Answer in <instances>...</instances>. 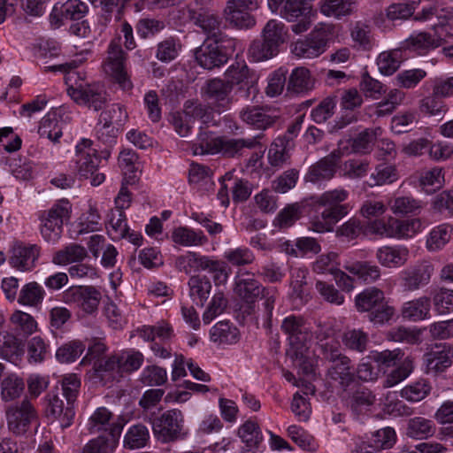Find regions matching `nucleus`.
Listing matches in <instances>:
<instances>
[{"label": "nucleus", "mask_w": 453, "mask_h": 453, "mask_svg": "<svg viewBox=\"0 0 453 453\" xmlns=\"http://www.w3.org/2000/svg\"><path fill=\"white\" fill-rule=\"evenodd\" d=\"M280 328L288 341V357L303 374L313 373L312 351L309 347L311 340L309 324L303 317L289 315L282 320Z\"/></svg>", "instance_id": "nucleus-1"}, {"label": "nucleus", "mask_w": 453, "mask_h": 453, "mask_svg": "<svg viewBox=\"0 0 453 453\" xmlns=\"http://www.w3.org/2000/svg\"><path fill=\"white\" fill-rule=\"evenodd\" d=\"M320 349L324 358L331 363L326 372L327 378L346 390L356 378L351 360L342 353L339 342L334 339L321 343Z\"/></svg>", "instance_id": "nucleus-2"}, {"label": "nucleus", "mask_w": 453, "mask_h": 453, "mask_svg": "<svg viewBox=\"0 0 453 453\" xmlns=\"http://www.w3.org/2000/svg\"><path fill=\"white\" fill-rule=\"evenodd\" d=\"M355 304L358 311L368 312V319L373 324L383 325L395 315V308L385 302L383 291L375 287L359 293Z\"/></svg>", "instance_id": "nucleus-3"}, {"label": "nucleus", "mask_w": 453, "mask_h": 453, "mask_svg": "<svg viewBox=\"0 0 453 453\" xmlns=\"http://www.w3.org/2000/svg\"><path fill=\"white\" fill-rule=\"evenodd\" d=\"M78 73L69 72L65 77L67 94L77 104L99 111L106 104V93L102 85L78 83Z\"/></svg>", "instance_id": "nucleus-4"}, {"label": "nucleus", "mask_w": 453, "mask_h": 453, "mask_svg": "<svg viewBox=\"0 0 453 453\" xmlns=\"http://www.w3.org/2000/svg\"><path fill=\"white\" fill-rule=\"evenodd\" d=\"M71 204L67 200H60L40 216V232L45 242H57L62 234L63 225L70 219Z\"/></svg>", "instance_id": "nucleus-5"}, {"label": "nucleus", "mask_w": 453, "mask_h": 453, "mask_svg": "<svg viewBox=\"0 0 453 453\" xmlns=\"http://www.w3.org/2000/svg\"><path fill=\"white\" fill-rule=\"evenodd\" d=\"M126 61L127 54L121 48L120 39L111 40L103 63V70L122 90L129 91L133 88V83L126 69Z\"/></svg>", "instance_id": "nucleus-6"}, {"label": "nucleus", "mask_w": 453, "mask_h": 453, "mask_svg": "<svg viewBox=\"0 0 453 453\" xmlns=\"http://www.w3.org/2000/svg\"><path fill=\"white\" fill-rule=\"evenodd\" d=\"M269 9L289 22L298 21L292 26V31L302 34L311 27L312 7L310 2H268Z\"/></svg>", "instance_id": "nucleus-7"}, {"label": "nucleus", "mask_w": 453, "mask_h": 453, "mask_svg": "<svg viewBox=\"0 0 453 453\" xmlns=\"http://www.w3.org/2000/svg\"><path fill=\"white\" fill-rule=\"evenodd\" d=\"M37 419V411L27 397L6 409L8 429L16 435L25 434Z\"/></svg>", "instance_id": "nucleus-8"}, {"label": "nucleus", "mask_w": 453, "mask_h": 453, "mask_svg": "<svg viewBox=\"0 0 453 453\" xmlns=\"http://www.w3.org/2000/svg\"><path fill=\"white\" fill-rule=\"evenodd\" d=\"M152 429L157 440L169 442L182 438L184 433V418L182 412L173 409L164 412L154 419Z\"/></svg>", "instance_id": "nucleus-9"}, {"label": "nucleus", "mask_w": 453, "mask_h": 453, "mask_svg": "<svg viewBox=\"0 0 453 453\" xmlns=\"http://www.w3.org/2000/svg\"><path fill=\"white\" fill-rule=\"evenodd\" d=\"M330 35L329 27H316L305 39L298 40L292 45V52L302 58H317L326 51Z\"/></svg>", "instance_id": "nucleus-10"}, {"label": "nucleus", "mask_w": 453, "mask_h": 453, "mask_svg": "<svg viewBox=\"0 0 453 453\" xmlns=\"http://www.w3.org/2000/svg\"><path fill=\"white\" fill-rule=\"evenodd\" d=\"M212 117L211 111L202 104L187 101L182 112L172 114L171 122L174 130L182 137L188 135L195 119H201L204 124L211 122Z\"/></svg>", "instance_id": "nucleus-11"}, {"label": "nucleus", "mask_w": 453, "mask_h": 453, "mask_svg": "<svg viewBox=\"0 0 453 453\" xmlns=\"http://www.w3.org/2000/svg\"><path fill=\"white\" fill-rule=\"evenodd\" d=\"M102 298L101 292L93 286H72L64 292V300L87 314L97 311Z\"/></svg>", "instance_id": "nucleus-12"}, {"label": "nucleus", "mask_w": 453, "mask_h": 453, "mask_svg": "<svg viewBox=\"0 0 453 453\" xmlns=\"http://www.w3.org/2000/svg\"><path fill=\"white\" fill-rule=\"evenodd\" d=\"M203 90L210 106L219 113L226 111L233 103L232 85L222 79L209 80Z\"/></svg>", "instance_id": "nucleus-13"}, {"label": "nucleus", "mask_w": 453, "mask_h": 453, "mask_svg": "<svg viewBox=\"0 0 453 453\" xmlns=\"http://www.w3.org/2000/svg\"><path fill=\"white\" fill-rule=\"evenodd\" d=\"M434 266L427 261L418 262L400 273L401 286L404 291L413 292L429 284Z\"/></svg>", "instance_id": "nucleus-14"}, {"label": "nucleus", "mask_w": 453, "mask_h": 453, "mask_svg": "<svg viewBox=\"0 0 453 453\" xmlns=\"http://www.w3.org/2000/svg\"><path fill=\"white\" fill-rule=\"evenodd\" d=\"M453 363V346L443 343L435 345L424 355L426 372L438 375L444 372Z\"/></svg>", "instance_id": "nucleus-15"}, {"label": "nucleus", "mask_w": 453, "mask_h": 453, "mask_svg": "<svg viewBox=\"0 0 453 453\" xmlns=\"http://www.w3.org/2000/svg\"><path fill=\"white\" fill-rule=\"evenodd\" d=\"M40 250L36 244L16 243L11 250L9 263L20 272L32 271L40 256Z\"/></svg>", "instance_id": "nucleus-16"}, {"label": "nucleus", "mask_w": 453, "mask_h": 453, "mask_svg": "<svg viewBox=\"0 0 453 453\" xmlns=\"http://www.w3.org/2000/svg\"><path fill=\"white\" fill-rule=\"evenodd\" d=\"M101 162L96 155V150L92 148V141L89 139H82L76 145V167L81 177L88 178L93 175Z\"/></svg>", "instance_id": "nucleus-17"}, {"label": "nucleus", "mask_w": 453, "mask_h": 453, "mask_svg": "<svg viewBox=\"0 0 453 453\" xmlns=\"http://www.w3.org/2000/svg\"><path fill=\"white\" fill-rule=\"evenodd\" d=\"M382 134L380 127L367 128L359 133L355 138L346 141H340L338 143V151L344 154L366 153L371 150L375 141Z\"/></svg>", "instance_id": "nucleus-18"}, {"label": "nucleus", "mask_w": 453, "mask_h": 453, "mask_svg": "<svg viewBox=\"0 0 453 453\" xmlns=\"http://www.w3.org/2000/svg\"><path fill=\"white\" fill-rule=\"evenodd\" d=\"M87 12L88 6L85 2H57L50 15V24L58 28L66 20L82 19Z\"/></svg>", "instance_id": "nucleus-19"}, {"label": "nucleus", "mask_w": 453, "mask_h": 453, "mask_svg": "<svg viewBox=\"0 0 453 453\" xmlns=\"http://www.w3.org/2000/svg\"><path fill=\"white\" fill-rule=\"evenodd\" d=\"M247 2H227L224 9L225 19L233 27L248 29L255 26L256 20L250 13Z\"/></svg>", "instance_id": "nucleus-20"}, {"label": "nucleus", "mask_w": 453, "mask_h": 453, "mask_svg": "<svg viewBox=\"0 0 453 453\" xmlns=\"http://www.w3.org/2000/svg\"><path fill=\"white\" fill-rule=\"evenodd\" d=\"M234 292L242 301L251 304L262 295L264 288L250 273H238L234 278Z\"/></svg>", "instance_id": "nucleus-21"}, {"label": "nucleus", "mask_w": 453, "mask_h": 453, "mask_svg": "<svg viewBox=\"0 0 453 453\" xmlns=\"http://www.w3.org/2000/svg\"><path fill=\"white\" fill-rule=\"evenodd\" d=\"M197 64L204 69L211 70L226 63V53L220 50L212 40L204 42L195 52Z\"/></svg>", "instance_id": "nucleus-22"}, {"label": "nucleus", "mask_w": 453, "mask_h": 453, "mask_svg": "<svg viewBox=\"0 0 453 453\" xmlns=\"http://www.w3.org/2000/svg\"><path fill=\"white\" fill-rule=\"evenodd\" d=\"M112 414L105 407L97 408L88 420V427L90 433L107 432L109 436L115 439L119 436L123 425L111 422Z\"/></svg>", "instance_id": "nucleus-23"}, {"label": "nucleus", "mask_w": 453, "mask_h": 453, "mask_svg": "<svg viewBox=\"0 0 453 453\" xmlns=\"http://www.w3.org/2000/svg\"><path fill=\"white\" fill-rule=\"evenodd\" d=\"M341 157L342 152L338 150L332 151L327 157L310 167L305 175V180L315 183L333 178L336 172V164Z\"/></svg>", "instance_id": "nucleus-24"}, {"label": "nucleus", "mask_w": 453, "mask_h": 453, "mask_svg": "<svg viewBox=\"0 0 453 453\" xmlns=\"http://www.w3.org/2000/svg\"><path fill=\"white\" fill-rule=\"evenodd\" d=\"M198 4L199 2H196V7L188 8V17L208 35L210 40H212L220 33V21L214 13L203 7L198 6Z\"/></svg>", "instance_id": "nucleus-25"}, {"label": "nucleus", "mask_w": 453, "mask_h": 453, "mask_svg": "<svg viewBox=\"0 0 453 453\" xmlns=\"http://www.w3.org/2000/svg\"><path fill=\"white\" fill-rule=\"evenodd\" d=\"M311 222V228L317 233L331 232L334 226L349 212V206L328 207Z\"/></svg>", "instance_id": "nucleus-26"}, {"label": "nucleus", "mask_w": 453, "mask_h": 453, "mask_svg": "<svg viewBox=\"0 0 453 453\" xmlns=\"http://www.w3.org/2000/svg\"><path fill=\"white\" fill-rule=\"evenodd\" d=\"M311 222V228L317 233L331 232L334 226L349 212V206L328 207Z\"/></svg>", "instance_id": "nucleus-27"}, {"label": "nucleus", "mask_w": 453, "mask_h": 453, "mask_svg": "<svg viewBox=\"0 0 453 453\" xmlns=\"http://www.w3.org/2000/svg\"><path fill=\"white\" fill-rule=\"evenodd\" d=\"M409 250L404 246H383L377 250L378 262L387 268H399L409 259Z\"/></svg>", "instance_id": "nucleus-28"}, {"label": "nucleus", "mask_w": 453, "mask_h": 453, "mask_svg": "<svg viewBox=\"0 0 453 453\" xmlns=\"http://www.w3.org/2000/svg\"><path fill=\"white\" fill-rule=\"evenodd\" d=\"M238 435L244 443L246 451L254 453L263 442L260 427L252 420H247L239 427Z\"/></svg>", "instance_id": "nucleus-29"}, {"label": "nucleus", "mask_w": 453, "mask_h": 453, "mask_svg": "<svg viewBox=\"0 0 453 453\" xmlns=\"http://www.w3.org/2000/svg\"><path fill=\"white\" fill-rule=\"evenodd\" d=\"M431 307L430 298L421 296L405 302L401 309L402 316L412 321L423 320L429 315Z\"/></svg>", "instance_id": "nucleus-30"}, {"label": "nucleus", "mask_w": 453, "mask_h": 453, "mask_svg": "<svg viewBox=\"0 0 453 453\" xmlns=\"http://www.w3.org/2000/svg\"><path fill=\"white\" fill-rule=\"evenodd\" d=\"M210 258L196 252L188 251L179 256L175 260L176 268L186 274H191L199 271H205Z\"/></svg>", "instance_id": "nucleus-31"}, {"label": "nucleus", "mask_w": 453, "mask_h": 453, "mask_svg": "<svg viewBox=\"0 0 453 453\" xmlns=\"http://www.w3.org/2000/svg\"><path fill=\"white\" fill-rule=\"evenodd\" d=\"M240 118L248 125H250L257 129H266L271 127L275 118L271 116L260 107H245L240 111Z\"/></svg>", "instance_id": "nucleus-32"}, {"label": "nucleus", "mask_w": 453, "mask_h": 453, "mask_svg": "<svg viewBox=\"0 0 453 453\" xmlns=\"http://www.w3.org/2000/svg\"><path fill=\"white\" fill-rule=\"evenodd\" d=\"M171 238L175 244L183 247L202 246L207 242V238L202 231H196L187 226L174 228Z\"/></svg>", "instance_id": "nucleus-33"}, {"label": "nucleus", "mask_w": 453, "mask_h": 453, "mask_svg": "<svg viewBox=\"0 0 453 453\" xmlns=\"http://www.w3.org/2000/svg\"><path fill=\"white\" fill-rule=\"evenodd\" d=\"M95 375L102 380H114L121 377L119 363L117 355L95 360L93 363Z\"/></svg>", "instance_id": "nucleus-34"}, {"label": "nucleus", "mask_w": 453, "mask_h": 453, "mask_svg": "<svg viewBox=\"0 0 453 453\" xmlns=\"http://www.w3.org/2000/svg\"><path fill=\"white\" fill-rule=\"evenodd\" d=\"M225 75L232 87L234 85H243L248 87V90H256L253 85V80L250 71L244 62H235L232 64L226 71Z\"/></svg>", "instance_id": "nucleus-35"}, {"label": "nucleus", "mask_w": 453, "mask_h": 453, "mask_svg": "<svg viewBox=\"0 0 453 453\" xmlns=\"http://www.w3.org/2000/svg\"><path fill=\"white\" fill-rule=\"evenodd\" d=\"M388 204L391 211L398 216L418 215L423 209V203L421 201L407 196L393 197L388 201Z\"/></svg>", "instance_id": "nucleus-36"}, {"label": "nucleus", "mask_w": 453, "mask_h": 453, "mask_svg": "<svg viewBox=\"0 0 453 453\" xmlns=\"http://www.w3.org/2000/svg\"><path fill=\"white\" fill-rule=\"evenodd\" d=\"M344 268L366 283L374 282L380 277V267L368 261L353 262L346 265Z\"/></svg>", "instance_id": "nucleus-37"}, {"label": "nucleus", "mask_w": 453, "mask_h": 453, "mask_svg": "<svg viewBox=\"0 0 453 453\" xmlns=\"http://www.w3.org/2000/svg\"><path fill=\"white\" fill-rule=\"evenodd\" d=\"M87 257L88 252L83 246L77 243H71L57 251L52 257V262L56 265H63L81 262Z\"/></svg>", "instance_id": "nucleus-38"}, {"label": "nucleus", "mask_w": 453, "mask_h": 453, "mask_svg": "<svg viewBox=\"0 0 453 453\" xmlns=\"http://www.w3.org/2000/svg\"><path fill=\"white\" fill-rule=\"evenodd\" d=\"M49 411L59 419L60 426L65 428L71 426L74 418L73 403L67 402L65 406L64 401L58 395L50 396Z\"/></svg>", "instance_id": "nucleus-39"}, {"label": "nucleus", "mask_w": 453, "mask_h": 453, "mask_svg": "<svg viewBox=\"0 0 453 453\" xmlns=\"http://www.w3.org/2000/svg\"><path fill=\"white\" fill-rule=\"evenodd\" d=\"M436 431V426L431 419L423 417H415L409 420L407 426V435L422 440L431 437Z\"/></svg>", "instance_id": "nucleus-40"}, {"label": "nucleus", "mask_w": 453, "mask_h": 453, "mask_svg": "<svg viewBox=\"0 0 453 453\" xmlns=\"http://www.w3.org/2000/svg\"><path fill=\"white\" fill-rule=\"evenodd\" d=\"M44 296L43 288L36 281H31L21 288L17 301L25 306L36 307L42 303Z\"/></svg>", "instance_id": "nucleus-41"}, {"label": "nucleus", "mask_w": 453, "mask_h": 453, "mask_svg": "<svg viewBox=\"0 0 453 453\" xmlns=\"http://www.w3.org/2000/svg\"><path fill=\"white\" fill-rule=\"evenodd\" d=\"M221 139L212 133L201 131L192 150L195 155L216 154L220 152Z\"/></svg>", "instance_id": "nucleus-42"}, {"label": "nucleus", "mask_w": 453, "mask_h": 453, "mask_svg": "<svg viewBox=\"0 0 453 453\" xmlns=\"http://www.w3.org/2000/svg\"><path fill=\"white\" fill-rule=\"evenodd\" d=\"M211 340L223 344H233L238 341L239 332L235 326H232L227 321H219L210 331Z\"/></svg>", "instance_id": "nucleus-43"}, {"label": "nucleus", "mask_w": 453, "mask_h": 453, "mask_svg": "<svg viewBox=\"0 0 453 453\" xmlns=\"http://www.w3.org/2000/svg\"><path fill=\"white\" fill-rule=\"evenodd\" d=\"M403 47L409 50L414 51L418 55H424L431 50L436 48V43L431 34L420 32L411 35L403 42Z\"/></svg>", "instance_id": "nucleus-44"}, {"label": "nucleus", "mask_w": 453, "mask_h": 453, "mask_svg": "<svg viewBox=\"0 0 453 453\" xmlns=\"http://www.w3.org/2000/svg\"><path fill=\"white\" fill-rule=\"evenodd\" d=\"M403 62L402 51L393 50L381 52L376 60L378 69L383 75H392L400 67Z\"/></svg>", "instance_id": "nucleus-45"}, {"label": "nucleus", "mask_w": 453, "mask_h": 453, "mask_svg": "<svg viewBox=\"0 0 453 453\" xmlns=\"http://www.w3.org/2000/svg\"><path fill=\"white\" fill-rule=\"evenodd\" d=\"M119 164L125 175L127 184H134L139 171V162L136 153L131 150H124L119 157Z\"/></svg>", "instance_id": "nucleus-46"}, {"label": "nucleus", "mask_w": 453, "mask_h": 453, "mask_svg": "<svg viewBox=\"0 0 453 453\" xmlns=\"http://www.w3.org/2000/svg\"><path fill=\"white\" fill-rule=\"evenodd\" d=\"M150 439V432L146 426L136 424L130 426L124 437V447L137 449L144 447Z\"/></svg>", "instance_id": "nucleus-47"}, {"label": "nucleus", "mask_w": 453, "mask_h": 453, "mask_svg": "<svg viewBox=\"0 0 453 453\" xmlns=\"http://www.w3.org/2000/svg\"><path fill=\"white\" fill-rule=\"evenodd\" d=\"M431 390V383L426 379H419L402 388L400 395L408 402L416 403L425 399Z\"/></svg>", "instance_id": "nucleus-48"}, {"label": "nucleus", "mask_w": 453, "mask_h": 453, "mask_svg": "<svg viewBox=\"0 0 453 453\" xmlns=\"http://www.w3.org/2000/svg\"><path fill=\"white\" fill-rule=\"evenodd\" d=\"M23 380L15 373L7 375L1 381V397L4 402H11L19 398L24 391Z\"/></svg>", "instance_id": "nucleus-49"}, {"label": "nucleus", "mask_w": 453, "mask_h": 453, "mask_svg": "<svg viewBox=\"0 0 453 453\" xmlns=\"http://www.w3.org/2000/svg\"><path fill=\"white\" fill-rule=\"evenodd\" d=\"M22 353L20 343L12 334L4 332L0 334V357L10 362H15Z\"/></svg>", "instance_id": "nucleus-50"}, {"label": "nucleus", "mask_w": 453, "mask_h": 453, "mask_svg": "<svg viewBox=\"0 0 453 453\" xmlns=\"http://www.w3.org/2000/svg\"><path fill=\"white\" fill-rule=\"evenodd\" d=\"M10 323L19 334L28 336L37 330V323L30 314L16 310L10 317Z\"/></svg>", "instance_id": "nucleus-51"}, {"label": "nucleus", "mask_w": 453, "mask_h": 453, "mask_svg": "<svg viewBox=\"0 0 453 453\" xmlns=\"http://www.w3.org/2000/svg\"><path fill=\"white\" fill-rule=\"evenodd\" d=\"M398 179L396 169L394 165L380 164L370 175L366 184L371 187L391 184Z\"/></svg>", "instance_id": "nucleus-52"}, {"label": "nucleus", "mask_w": 453, "mask_h": 453, "mask_svg": "<svg viewBox=\"0 0 453 453\" xmlns=\"http://www.w3.org/2000/svg\"><path fill=\"white\" fill-rule=\"evenodd\" d=\"M38 134L41 138H46L57 142L62 136V127L56 114H47L41 121L38 127Z\"/></svg>", "instance_id": "nucleus-53"}, {"label": "nucleus", "mask_w": 453, "mask_h": 453, "mask_svg": "<svg viewBox=\"0 0 453 453\" xmlns=\"http://www.w3.org/2000/svg\"><path fill=\"white\" fill-rule=\"evenodd\" d=\"M126 214L121 210H112L109 215L107 231L113 240L125 238L127 234Z\"/></svg>", "instance_id": "nucleus-54"}, {"label": "nucleus", "mask_w": 453, "mask_h": 453, "mask_svg": "<svg viewBox=\"0 0 453 453\" xmlns=\"http://www.w3.org/2000/svg\"><path fill=\"white\" fill-rule=\"evenodd\" d=\"M312 87L313 81L308 69L298 67L292 72L288 80V90L301 93L311 89Z\"/></svg>", "instance_id": "nucleus-55"}, {"label": "nucleus", "mask_w": 453, "mask_h": 453, "mask_svg": "<svg viewBox=\"0 0 453 453\" xmlns=\"http://www.w3.org/2000/svg\"><path fill=\"white\" fill-rule=\"evenodd\" d=\"M189 295L194 301H199L201 305L209 297L211 284L206 277L191 276L188 280Z\"/></svg>", "instance_id": "nucleus-56"}, {"label": "nucleus", "mask_w": 453, "mask_h": 453, "mask_svg": "<svg viewBox=\"0 0 453 453\" xmlns=\"http://www.w3.org/2000/svg\"><path fill=\"white\" fill-rule=\"evenodd\" d=\"M288 145V140L286 137H278L271 144L267 157L272 166L280 167L288 161L289 158L287 152Z\"/></svg>", "instance_id": "nucleus-57"}, {"label": "nucleus", "mask_w": 453, "mask_h": 453, "mask_svg": "<svg viewBox=\"0 0 453 453\" xmlns=\"http://www.w3.org/2000/svg\"><path fill=\"white\" fill-rule=\"evenodd\" d=\"M286 35L284 25L274 19L269 20L263 29V39L277 50L285 42Z\"/></svg>", "instance_id": "nucleus-58"}, {"label": "nucleus", "mask_w": 453, "mask_h": 453, "mask_svg": "<svg viewBox=\"0 0 453 453\" xmlns=\"http://www.w3.org/2000/svg\"><path fill=\"white\" fill-rule=\"evenodd\" d=\"M394 226V238H410L420 232L423 225L420 219H411L406 220H400L392 219Z\"/></svg>", "instance_id": "nucleus-59"}, {"label": "nucleus", "mask_w": 453, "mask_h": 453, "mask_svg": "<svg viewBox=\"0 0 453 453\" xmlns=\"http://www.w3.org/2000/svg\"><path fill=\"white\" fill-rule=\"evenodd\" d=\"M301 215V206L298 203L288 204L276 216L273 224L279 229H287L297 221Z\"/></svg>", "instance_id": "nucleus-60"}, {"label": "nucleus", "mask_w": 453, "mask_h": 453, "mask_svg": "<svg viewBox=\"0 0 453 453\" xmlns=\"http://www.w3.org/2000/svg\"><path fill=\"white\" fill-rule=\"evenodd\" d=\"M375 395L368 388H360L355 391L350 399V406L356 413H365L375 403Z\"/></svg>", "instance_id": "nucleus-61"}, {"label": "nucleus", "mask_w": 453, "mask_h": 453, "mask_svg": "<svg viewBox=\"0 0 453 453\" xmlns=\"http://www.w3.org/2000/svg\"><path fill=\"white\" fill-rule=\"evenodd\" d=\"M308 272L306 269L296 268L292 271V296L299 299L301 302H306L309 297V292L306 288V277Z\"/></svg>", "instance_id": "nucleus-62"}, {"label": "nucleus", "mask_w": 453, "mask_h": 453, "mask_svg": "<svg viewBox=\"0 0 453 453\" xmlns=\"http://www.w3.org/2000/svg\"><path fill=\"white\" fill-rule=\"evenodd\" d=\"M451 231V226L446 224L434 228L426 241L427 249L432 251L441 249L449 241Z\"/></svg>", "instance_id": "nucleus-63"}, {"label": "nucleus", "mask_w": 453, "mask_h": 453, "mask_svg": "<svg viewBox=\"0 0 453 453\" xmlns=\"http://www.w3.org/2000/svg\"><path fill=\"white\" fill-rule=\"evenodd\" d=\"M127 118V113L122 106L119 104H111L106 107L100 114L99 124L104 128H109L111 126L121 125Z\"/></svg>", "instance_id": "nucleus-64"}]
</instances>
